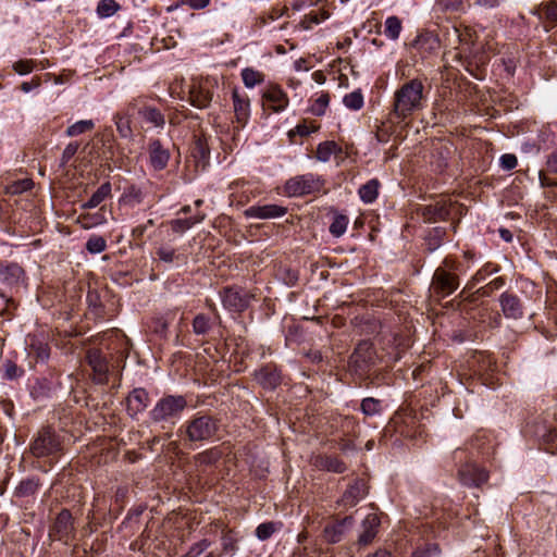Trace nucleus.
<instances>
[{"instance_id": "f257e3e1", "label": "nucleus", "mask_w": 557, "mask_h": 557, "mask_svg": "<svg viewBox=\"0 0 557 557\" xmlns=\"http://www.w3.org/2000/svg\"><path fill=\"white\" fill-rule=\"evenodd\" d=\"M424 85L420 78H412L401 84L394 92L391 116L404 122L424 108Z\"/></svg>"}, {"instance_id": "f03ea898", "label": "nucleus", "mask_w": 557, "mask_h": 557, "mask_svg": "<svg viewBox=\"0 0 557 557\" xmlns=\"http://www.w3.org/2000/svg\"><path fill=\"white\" fill-rule=\"evenodd\" d=\"M181 431L191 443L209 442L218 436L220 422L211 414L198 412L182 425Z\"/></svg>"}, {"instance_id": "7ed1b4c3", "label": "nucleus", "mask_w": 557, "mask_h": 557, "mask_svg": "<svg viewBox=\"0 0 557 557\" xmlns=\"http://www.w3.org/2000/svg\"><path fill=\"white\" fill-rule=\"evenodd\" d=\"M187 408V399L182 395H166L160 398L149 412L150 419L156 422H169L178 419Z\"/></svg>"}, {"instance_id": "20e7f679", "label": "nucleus", "mask_w": 557, "mask_h": 557, "mask_svg": "<svg viewBox=\"0 0 557 557\" xmlns=\"http://www.w3.org/2000/svg\"><path fill=\"white\" fill-rule=\"evenodd\" d=\"M86 362L92 371V382L100 385L108 384L110 375H113L116 369L112 357L97 348L87 350Z\"/></svg>"}, {"instance_id": "39448f33", "label": "nucleus", "mask_w": 557, "mask_h": 557, "mask_svg": "<svg viewBox=\"0 0 557 557\" xmlns=\"http://www.w3.org/2000/svg\"><path fill=\"white\" fill-rule=\"evenodd\" d=\"M324 181L321 176L313 173L297 175L289 178L284 186L285 193L289 197H300L318 193L322 189Z\"/></svg>"}, {"instance_id": "423d86ee", "label": "nucleus", "mask_w": 557, "mask_h": 557, "mask_svg": "<svg viewBox=\"0 0 557 557\" xmlns=\"http://www.w3.org/2000/svg\"><path fill=\"white\" fill-rule=\"evenodd\" d=\"M127 114L131 116L137 114L145 123L157 128H163L165 124L163 113L156 107L150 106L145 96L136 97L128 103Z\"/></svg>"}, {"instance_id": "0eeeda50", "label": "nucleus", "mask_w": 557, "mask_h": 557, "mask_svg": "<svg viewBox=\"0 0 557 557\" xmlns=\"http://www.w3.org/2000/svg\"><path fill=\"white\" fill-rule=\"evenodd\" d=\"M459 287V277L455 272L444 268L434 271L431 284V292L437 299L451 295Z\"/></svg>"}, {"instance_id": "6e6552de", "label": "nucleus", "mask_w": 557, "mask_h": 557, "mask_svg": "<svg viewBox=\"0 0 557 557\" xmlns=\"http://www.w3.org/2000/svg\"><path fill=\"white\" fill-rule=\"evenodd\" d=\"M30 449L36 457L50 456L60 450V442L54 432L44 429L34 440Z\"/></svg>"}, {"instance_id": "1a4fd4ad", "label": "nucleus", "mask_w": 557, "mask_h": 557, "mask_svg": "<svg viewBox=\"0 0 557 557\" xmlns=\"http://www.w3.org/2000/svg\"><path fill=\"white\" fill-rule=\"evenodd\" d=\"M214 84L210 79H193L189 88V98L194 107L208 108L212 101Z\"/></svg>"}, {"instance_id": "9d476101", "label": "nucleus", "mask_w": 557, "mask_h": 557, "mask_svg": "<svg viewBox=\"0 0 557 557\" xmlns=\"http://www.w3.org/2000/svg\"><path fill=\"white\" fill-rule=\"evenodd\" d=\"M250 301V296L242 289L226 287L222 294L223 306L234 312L244 311Z\"/></svg>"}, {"instance_id": "9b49d317", "label": "nucleus", "mask_w": 557, "mask_h": 557, "mask_svg": "<svg viewBox=\"0 0 557 557\" xmlns=\"http://www.w3.org/2000/svg\"><path fill=\"white\" fill-rule=\"evenodd\" d=\"M263 106L272 112L284 111L288 106L287 95L278 86H270L262 94Z\"/></svg>"}, {"instance_id": "f8f14e48", "label": "nucleus", "mask_w": 557, "mask_h": 557, "mask_svg": "<svg viewBox=\"0 0 557 557\" xmlns=\"http://www.w3.org/2000/svg\"><path fill=\"white\" fill-rule=\"evenodd\" d=\"M148 154L149 163L153 170L162 171L166 168L170 160V151L160 139H150Z\"/></svg>"}, {"instance_id": "ddd939ff", "label": "nucleus", "mask_w": 557, "mask_h": 557, "mask_svg": "<svg viewBox=\"0 0 557 557\" xmlns=\"http://www.w3.org/2000/svg\"><path fill=\"white\" fill-rule=\"evenodd\" d=\"M287 213V208L275 203L251 206L245 210V215L251 219H275Z\"/></svg>"}, {"instance_id": "4468645a", "label": "nucleus", "mask_w": 557, "mask_h": 557, "mask_svg": "<svg viewBox=\"0 0 557 557\" xmlns=\"http://www.w3.org/2000/svg\"><path fill=\"white\" fill-rule=\"evenodd\" d=\"M25 272L16 262L0 260V282L8 286H16L24 282Z\"/></svg>"}, {"instance_id": "2eb2a0df", "label": "nucleus", "mask_w": 557, "mask_h": 557, "mask_svg": "<svg viewBox=\"0 0 557 557\" xmlns=\"http://www.w3.org/2000/svg\"><path fill=\"white\" fill-rule=\"evenodd\" d=\"M150 403L149 394L145 388H134L126 398V409L132 418L144 412Z\"/></svg>"}, {"instance_id": "dca6fc26", "label": "nucleus", "mask_w": 557, "mask_h": 557, "mask_svg": "<svg viewBox=\"0 0 557 557\" xmlns=\"http://www.w3.org/2000/svg\"><path fill=\"white\" fill-rule=\"evenodd\" d=\"M232 100L236 122L238 123L239 127H244L250 116L249 97L234 88L232 91Z\"/></svg>"}, {"instance_id": "f3484780", "label": "nucleus", "mask_w": 557, "mask_h": 557, "mask_svg": "<svg viewBox=\"0 0 557 557\" xmlns=\"http://www.w3.org/2000/svg\"><path fill=\"white\" fill-rule=\"evenodd\" d=\"M381 525L380 517L376 513H369L361 522V531L358 536L360 546H368L373 542Z\"/></svg>"}, {"instance_id": "a211bd4d", "label": "nucleus", "mask_w": 557, "mask_h": 557, "mask_svg": "<svg viewBox=\"0 0 557 557\" xmlns=\"http://www.w3.org/2000/svg\"><path fill=\"white\" fill-rule=\"evenodd\" d=\"M460 481L463 485L480 487L487 482L488 472L476 465H467L459 471Z\"/></svg>"}, {"instance_id": "6ab92c4d", "label": "nucleus", "mask_w": 557, "mask_h": 557, "mask_svg": "<svg viewBox=\"0 0 557 557\" xmlns=\"http://www.w3.org/2000/svg\"><path fill=\"white\" fill-rule=\"evenodd\" d=\"M499 304L507 319L518 320L523 317V306L517 295L505 292L499 297Z\"/></svg>"}, {"instance_id": "aec40b11", "label": "nucleus", "mask_w": 557, "mask_h": 557, "mask_svg": "<svg viewBox=\"0 0 557 557\" xmlns=\"http://www.w3.org/2000/svg\"><path fill=\"white\" fill-rule=\"evenodd\" d=\"M368 494V487L363 480L357 479L344 492L341 504L344 507L356 506L363 497Z\"/></svg>"}, {"instance_id": "412c9836", "label": "nucleus", "mask_w": 557, "mask_h": 557, "mask_svg": "<svg viewBox=\"0 0 557 557\" xmlns=\"http://www.w3.org/2000/svg\"><path fill=\"white\" fill-rule=\"evenodd\" d=\"M73 532V519L67 509H63L55 518L50 535L57 540L67 539Z\"/></svg>"}, {"instance_id": "4be33fe9", "label": "nucleus", "mask_w": 557, "mask_h": 557, "mask_svg": "<svg viewBox=\"0 0 557 557\" xmlns=\"http://www.w3.org/2000/svg\"><path fill=\"white\" fill-rule=\"evenodd\" d=\"M534 14L544 22V27L549 30L557 26V0L542 2L535 10Z\"/></svg>"}, {"instance_id": "5701e85b", "label": "nucleus", "mask_w": 557, "mask_h": 557, "mask_svg": "<svg viewBox=\"0 0 557 557\" xmlns=\"http://www.w3.org/2000/svg\"><path fill=\"white\" fill-rule=\"evenodd\" d=\"M256 381L267 389H274L281 383V374L274 366L268 364L255 372Z\"/></svg>"}, {"instance_id": "b1692460", "label": "nucleus", "mask_w": 557, "mask_h": 557, "mask_svg": "<svg viewBox=\"0 0 557 557\" xmlns=\"http://www.w3.org/2000/svg\"><path fill=\"white\" fill-rule=\"evenodd\" d=\"M314 466L321 470L334 473H343L346 471V465L335 456L321 455L314 459Z\"/></svg>"}, {"instance_id": "393cba45", "label": "nucleus", "mask_w": 557, "mask_h": 557, "mask_svg": "<svg viewBox=\"0 0 557 557\" xmlns=\"http://www.w3.org/2000/svg\"><path fill=\"white\" fill-rule=\"evenodd\" d=\"M419 211L421 212L422 216L429 222L445 220L449 215L448 208L441 202L423 206L419 209Z\"/></svg>"}, {"instance_id": "a878e982", "label": "nucleus", "mask_w": 557, "mask_h": 557, "mask_svg": "<svg viewBox=\"0 0 557 557\" xmlns=\"http://www.w3.org/2000/svg\"><path fill=\"white\" fill-rule=\"evenodd\" d=\"M435 12L455 15L465 12L463 0H436L434 4Z\"/></svg>"}, {"instance_id": "bb28decb", "label": "nucleus", "mask_w": 557, "mask_h": 557, "mask_svg": "<svg viewBox=\"0 0 557 557\" xmlns=\"http://www.w3.org/2000/svg\"><path fill=\"white\" fill-rule=\"evenodd\" d=\"M156 256L159 261L170 265L186 262V258L183 255L176 253V250L170 246L163 245L157 248Z\"/></svg>"}, {"instance_id": "cd10ccee", "label": "nucleus", "mask_w": 557, "mask_h": 557, "mask_svg": "<svg viewBox=\"0 0 557 557\" xmlns=\"http://www.w3.org/2000/svg\"><path fill=\"white\" fill-rule=\"evenodd\" d=\"M193 332L198 336H206L213 330L214 321L205 313H198L193 320Z\"/></svg>"}, {"instance_id": "c85d7f7f", "label": "nucleus", "mask_w": 557, "mask_h": 557, "mask_svg": "<svg viewBox=\"0 0 557 557\" xmlns=\"http://www.w3.org/2000/svg\"><path fill=\"white\" fill-rule=\"evenodd\" d=\"M380 185L381 184L376 178H372L368 181L366 184L361 185L358 190L360 199L364 203H372L373 201H375L379 195Z\"/></svg>"}, {"instance_id": "c756f323", "label": "nucleus", "mask_w": 557, "mask_h": 557, "mask_svg": "<svg viewBox=\"0 0 557 557\" xmlns=\"http://www.w3.org/2000/svg\"><path fill=\"white\" fill-rule=\"evenodd\" d=\"M445 235L446 230L444 227L431 228L424 237L426 250L433 252L438 249L443 244Z\"/></svg>"}, {"instance_id": "7c9ffc66", "label": "nucleus", "mask_w": 557, "mask_h": 557, "mask_svg": "<svg viewBox=\"0 0 557 557\" xmlns=\"http://www.w3.org/2000/svg\"><path fill=\"white\" fill-rule=\"evenodd\" d=\"M111 194V184L103 183L91 195V197L83 205L84 209H92L98 207Z\"/></svg>"}, {"instance_id": "2f4dec72", "label": "nucleus", "mask_w": 557, "mask_h": 557, "mask_svg": "<svg viewBox=\"0 0 557 557\" xmlns=\"http://www.w3.org/2000/svg\"><path fill=\"white\" fill-rule=\"evenodd\" d=\"M242 79L247 88H253L264 82V74L252 67H245L242 70Z\"/></svg>"}, {"instance_id": "473e14b6", "label": "nucleus", "mask_w": 557, "mask_h": 557, "mask_svg": "<svg viewBox=\"0 0 557 557\" xmlns=\"http://www.w3.org/2000/svg\"><path fill=\"white\" fill-rule=\"evenodd\" d=\"M351 360L359 367L361 363H368L372 360V348L367 342L360 343L351 355Z\"/></svg>"}, {"instance_id": "72a5a7b5", "label": "nucleus", "mask_w": 557, "mask_h": 557, "mask_svg": "<svg viewBox=\"0 0 557 557\" xmlns=\"http://www.w3.org/2000/svg\"><path fill=\"white\" fill-rule=\"evenodd\" d=\"M384 34L391 40H397L400 36L403 24L398 16L392 15L385 20Z\"/></svg>"}, {"instance_id": "f704fd0d", "label": "nucleus", "mask_w": 557, "mask_h": 557, "mask_svg": "<svg viewBox=\"0 0 557 557\" xmlns=\"http://www.w3.org/2000/svg\"><path fill=\"white\" fill-rule=\"evenodd\" d=\"M348 223L347 215L335 213L329 231L334 237H341L346 232Z\"/></svg>"}, {"instance_id": "c9c22d12", "label": "nucleus", "mask_w": 557, "mask_h": 557, "mask_svg": "<svg viewBox=\"0 0 557 557\" xmlns=\"http://www.w3.org/2000/svg\"><path fill=\"white\" fill-rule=\"evenodd\" d=\"M344 106L352 111H358L363 107L364 100L360 89L354 90L343 98Z\"/></svg>"}, {"instance_id": "e433bc0d", "label": "nucleus", "mask_w": 557, "mask_h": 557, "mask_svg": "<svg viewBox=\"0 0 557 557\" xmlns=\"http://www.w3.org/2000/svg\"><path fill=\"white\" fill-rule=\"evenodd\" d=\"M337 150L341 149L335 141H323L319 144L315 157L319 161L327 162Z\"/></svg>"}, {"instance_id": "4c0bfd02", "label": "nucleus", "mask_w": 557, "mask_h": 557, "mask_svg": "<svg viewBox=\"0 0 557 557\" xmlns=\"http://www.w3.org/2000/svg\"><path fill=\"white\" fill-rule=\"evenodd\" d=\"M94 127H95V123L92 120H81V121H77L74 124L70 125L66 128L65 134L69 137H75V136H78L86 132L92 131Z\"/></svg>"}, {"instance_id": "58836bf2", "label": "nucleus", "mask_w": 557, "mask_h": 557, "mask_svg": "<svg viewBox=\"0 0 557 557\" xmlns=\"http://www.w3.org/2000/svg\"><path fill=\"white\" fill-rule=\"evenodd\" d=\"M441 549L435 543H426L418 546L410 557H440Z\"/></svg>"}, {"instance_id": "ea45409f", "label": "nucleus", "mask_w": 557, "mask_h": 557, "mask_svg": "<svg viewBox=\"0 0 557 557\" xmlns=\"http://www.w3.org/2000/svg\"><path fill=\"white\" fill-rule=\"evenodd\" d=\"M120 9L115 0H100L97 5V14L100 17H110Z\"/></svg>"}, {"instance_id": "a19ab883", "label": "nucleus", "mask_w": 557, "mask_h": 557, "mask_svg": "<svg viewBox=\"0 0 557 557\" xmlns=\"http://www.w3.org/2000/svg\"><path fill=\"white\" fill-rule=\"evenodd\" d=\"M344 534V529L342 524H330L324 528L323 535L327 543L336 544L338 543Z\"/></svg>"}, {"instance_id": "79ce46f5", "label": "nucleus", "mask_w": 557, "mask_h": 557, "mask_svg": "<svg viewBox=\"0 0 557 557\" xmlns=\"http://www.w3.org/2000/svg\"><path fill=\"white\" fill-rule=\"evenodd\" d=\"M329 103L330 95L327 92H322L317 99H314L309 110L313 115L321 116L325 113Z\"/></svg>"}, {"instance_id": "37998d69", "label": "nucleus", "mask_w": 557, "mask_h": 557, "mask_svg": "<svg viewBox=\"0 0 557 557\" xmlns=\"http://www.w3.org/2000/svg\"><path fill=\"white\" fill-rule=\"evenodd\" d=\"M29 354L34 355L37 361H46L50 355V348L48 344L37 342L32 343Z\"/></svg>"}, {"instance_id": "c03bdc74", "label": "nucleus", "mask_w": 557, "mask_h": 557, "mask_svg": "<svg viewBox=\"0 0 557 557\" xmlns=\"http://www.w3.org/2000/svg\"><path fill=\"white\" fill-rule=\"evenodd\" d=\"M107 248V242L102 236L92 235L86 243V250L90 253H100Z\"/></svg>"}, {"instance_id": "a18cd8bd", "label": "nucleus", "mask_w": 557, "mask_h": 557, "mask_svg": "<svg viewBox=\"0 0 557 557\" xmlns=\"http://www.w3.org/2000/svg\"><path fill=\"white\" fill-rule=\"evenodd\" d=\"M360 408L366 416H375L381 411V403L373 397H367L362 399Z\"/></svg>"}, {"instance_id": "49530a36", "label": "nucleus", "mask_w": 557, "mask_h": 557, "mask_svg": "<svg viewBox=\"0 0 557 557\" xmlns=\"http://www.w3.org/2000/svg\"><path fill=\"white\" fill-rule=\"evenodd\" d=\"M34 186V182L30 178L18 180L8 185L7 190L12 195L23 194Z\"/></svg>"}, {"instance_id": "de8ad7c7", "label": "nucleus", "mask_w": 557, "mask_h": 557, "mask_svg": "<svg viewBox=\"0 0 557 557\" xmlns=\"http://www.w3.org/2000/svg\"><path fill=\"white\" fill-rule=\"evenodd\" d=\"M38 488V482L34 479H27V480H24L22 481L16 490H15V493L17 496H21V497H24V496H29L32 494H34Z\"/></svg>"}, {"instance_id": "09e8293b", "label": "nucleus", "mask_w": 557, "mask_h": 557, "mask_svg": "<svg viewBox=\"0 0 557 557\" xmlns=\"http://www.w3.org/2000/svg\"><path fill=\"white\" fill-rule=\"evenodd\" d=\"M114 120H115L116 131L119 132L120 136L123 138L132 137L133 131L131 127L129 120L120 114H116Z\"/></svg>"}, {"instance_id": "8fccbe9b", "label": "nucleus", "mask_w": 557, "mask_h": 557, "mask_svg": "<svg viewBox=\"0 0 557 557\" xmlns=\"http://www.w3.org/2000/svg\"><path fill=\"white\" fill-rule=\"evenodd\" d=\"M275 531L276 527L274 522H264L257 527L256 536L261 541H265L270 539Z\"/></svg>"}, {"instance_id": "3c124183", "label": "nucleus", "mask_w": 557, "mask_h": 557, "mask_svg": "<svg viewBox=\"0 0 557 557\" xmlns=\"http://www.w3.org/2000/svg\"><path fill=\"white\" fill-rule=\"evenodd\" d=\"M36 65V62L30 59L26 60H18L13 63L12 67L14 72H16L20 75H26L33 72L34 67Z\"/></svg>"}, {"instance_id": "603ef678", "label": "nucleus", "mask_w": 557, "mask_h": 557, "mask_svg": "<svg viewBox=\"0 0 557 557\" xmlns=\"http://www.w3.org/2000/svg\"><path fill=\"white\" fill-rule=\"evenodd\" d=\"M210 543L207 540H202L196 544H194L188 552L182 557H198L201 553H203Z\"/></svg>"}, {"instance_id": "864d4df0", "label": "nucleus", "mask_w": 557, "mask_h": 557, "mask_svg": "<svg viewBox=\"0 0 557 557\" xmlns=\"http://www.w3.org/2000/svg\"><path fill=\"white\" fill-rule=\"evenodd\" d=\"M318 131V126L315 124H308L307 122H304L301 124H298L294 131H292L290 133H296L298 134L299 136L301 137H305V136H308L314 132Z\"/></svg>"}, {"instance_id": "5fc2aeb1", "label": "nucleus", "mask_w": 557, "mask_h": 557, "mask_svg": "<svg viewBox=\"0 0 557 557\" xmlns=\"http://www.w3.org/2000/svg\"><path fill=\"white\" fill-rule=\"evenodd\" d=\"M499 161H500V166L506 171H510V170L515 169L518 164V159L512 153L503 154L500 157Z\"/></svg>"}, {"instance_id": "6e6d98bb", "label": "nucleus", "mask_w": 557, "mask_h": 557, "mask_svg": "<svg viewBox=\"0 0 557 557\" xmlns=\"http://www.w3.org/2000/svg\"><path fill=\"white\" fill-rule=\"evenodd\" d=\"M218 458H219V455L213 449L202 451V453L198 454L196 457L198 462L205 463V465L212 463V462L216 461Z\"/></svg>"}, {"instance_id": "4d7b16f0", "label": "nucleus", "mask_w": 557, "mask_h": 557, "mask_svg": "<svg viewBox=\"0 0 557 557\" xmlns=\"http://www.w3.org/2000/svg\"><path fill=\"white\" fill-rule=\"evenodd\" d=\"M418 44L422 47L423 45H428L430 50H437L440 48V40L436 36L428 34L422 36Z\"/></svg>"}, {"instance_id": "13d9d810", "label": "nucleus", "mask_w": 557, "mask_h": 557, "mask_svg": "<svg viewBox=\"0 0 557 557\" xmlns=\"http://www.w3.org/2000/svg\"><path fill=\"white\" fill-rule=\"evenodd\" d=\"M78 144L77 143H70L63 150L62 153V162L65 164L67 163L77 152L78 150Z\"/></svg>"}, {"instance_id": "bf43d9fd", "label": "nucleus", "mask_w": 557, "mask_h": 557, "mask_svg": "<svg viewBox=\"0 0 557 557\" xmlns=\"http://www.w3.org/2000/svg\"><path fill=\"white\" fill-rule=\"evenodd\" d=\"M546 170L548 173L557 174V148L547 156Z\"/></svg>"}, {"instance_id": "052dcab7", "label": "nucleus", "mask_w": 557, "mask_h": 557, "mask_svg": "<svg viewBox=\"0 0 557 557\" xmlns=\"http://www.w3.org/2000/svg\"><path fill=\"white\" fill-rule=\"evenodd\" d=\"M195 150L201 158H207L209 156V148L205 137H198L196 139Z\"/></svg>"}, {"instance_id": "680f3d73", "label": "nucleus", "mask_w": 557, "mask_h": 557, "mask_svg": "<svg viewBox=\"0 0 557 557\" xmlns=\"http://www.w3.org/2000/svg\"><path fill=\"white\" fill-rule=\"evenodd\" d=\"M23 371L14 363L8 362L5 366V377L9 380H14L21 376Z\"/></svg>"}, {"instance_id": "e2e57ef3", "label": "nucleus", "mask_w": 557, "mask_h": 557, "mask_svg": "<svg viewBox=\"0 0 557 557\" xmlns=\"http://www.w3.org/2000/svg\"><path fill=\"white\" fill-rule=\"evenodd\" d=\"M210 1L211 0H181V3L193 10H202L210 4Z\"/></svg>"}, {"instance_id": "0e129e2a", "label": "nucleus", "mask_w": 557, "mask_h": 557, "mask_svg": "<svg viewBox=\"0 0 557 557\" xmlns=\"http://www.w3.org/2000/svg\"><path fill=\"white\" fill-rule=\"evenodd\" d=\"M171 228L175 233H184L189 230L188 223L184 219H175L170 222Z\"/></svg>"}, {"instance_id": "69168bd1", "label": "nucleus", "mask_w": 557, "mask_h": 557, "mask_svg": "<svg viewBox=\"0 0 557 557\" xmlns=\"http://www.w3.org/2000/svg\"><path fill=\"white\" fill-rule=\"evenodd\" d=\"M495 271H496V269H495V268L490 269V267L487 265V267H485V268H483V269L479 270V271H478V272L472 276V281H473L474 283H480V282H482V281H484V280H485V277H486V275H487V274H491V273H493V272H495Z\"/></svg>"}, {"instance_id": "338daca9", "label": "nucleus", "mask_w": 557, "mask_h": 557, "mask_svg": "<svg viewBox=\"0 0 557 557\" xmlns=\"http://www.w3.org/2000/svg\"><path fill=\"white\" fill-rule=\"evenodd\" d=\"M503 0H475L474 5L484 8V9H495L500 5Z\"/></svg>"}, {"instance_id": "774afa93", "label": "nucleus", "mask_w": 557, "mask_h": 557, "mask_svg": "<svg viewBox=\"0 0 557 557\" xmlns=\"http://www.w3.org/2000/svg\"><path fill=\"white\" fill-rule=\"evenodd\" d=\"M539 180L542 187L557 186V181L549 178L543 171L539 172Z\"/></svg>"}]
</instances>
